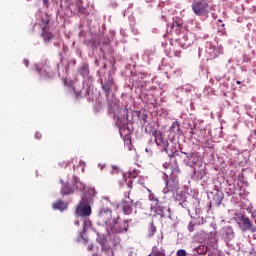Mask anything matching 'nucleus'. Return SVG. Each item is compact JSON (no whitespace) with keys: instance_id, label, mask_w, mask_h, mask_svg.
I'll use <instances>...</instances> for the list:
<instances>
[{"instance_id":"1","label":"nucleus","mask_w":256,"mask_h":256,"mask_svg":"<svg viewBox=\"0 0 256 256\" xmlns=\"http://www.w3.org/2000/svg\"><path fill=\"white\" fill-rule=\"evenodd\" d=\"M192 11L197 17L207 19L209 17V2L207 0H197L192 3Z\"/></svg>"},{"instance_id":"2","label":"nucleus","mask_w":256,"mask_h":256,"mask_svg":"<svg viewBox=\"0 0 256 256\" xmlns=\"http://www.w3.org/2000/svg\"><path fill=\"white\" fill-rule=\"evenodd\" d=\"M131 117V123H136L142 129L147 124V111L145 110L132 111Z\"/></svg>"},{"instance_id":"3","label":"nucleus","mask_w":256,"mask_h":256,"mask_svg":"<svg viewBox=\"0 0 256 256\" xmlns=\"http://www.w3.org/2000/svg\"><path fill=\"white\" fill-rule=\"evenodd\" d=\"M152 135L155 138V143L158 147H161L163 151H167V147H169V142L167 138H165V134L161 130H154Z\"/></svg>"},{"instance_id":"4","label":"nucleus","mask_w":256,"mask_h":256,"mask_svg":"<svg viewBox=\"0 0 256 256\" xmlns=\"http://www.w3.org/2000/svg\"><path fill=\"white\" fill-rule=\"evenodd\" d=\"M187 29L190 31V33H193L195 37H201V35H203V27L201 26V22L195 19L188 21Z\"/></svg>"},{"instance_id":"5","label":"nucleus","mask_w":256,"mask_h":256,"mask_svg":"<svg viewBox=\"0 0 256 256\" xmlns=\"http://www.w3.org/2000/svg\"><path fill=\"white\" fill-rule=\"evenodd\" d=\"M223 51L224 49L222 45L215 46L211 42L206 43V53H208L210 57H219V55H223Z\"/></svg>"},{"instance_id":"6","label":"nucleus","mask_w":256,"mask_h":256,"mask_svg":"<svg viewBox=\"0 0 256 256\" xmlns=\"http://www.w3.org/2000/svg\"><path fill=\"white\" fill-rule=\"evenodd\" d=\"M76 215H78V217H89V215H91V205L81 201L76 208Z\"/></svg>"},{"instance_id":"7","label":"nucleus","mask_w":256,"mask_h":256,"mask_svg":"<svg viewBox=\"0 0 256 256\" xmlns=\"http://www.w3.org/2000/svg\"><path fill=\"white\" fill-rule=\"evenodd\" d=\"M153 211H155L156 214L160 215L162 218L163 217H169L171 218V208L169 207H165V206H161V205H157V203L155 204V206L152 207Z\"/></svg>"},{"instance_id":"8","label":"nucleus","mask_w":256,"mask_h":256,"mask_svg":"<svg viewBox=\"0 0 256 256\" xmlns=\"http://www.w3.org/2000/svg\"><path fill=\"white\" fill-rule=\"evenodd\" d=\"M240 221L244 228H242V231H251L252 233H255L256 228L253 227V223L251 222V219L246 216H241Z\"/></svg>"},{"instance_id":"9","label":"nucleus","mask_w":256,"mask_h":256,"mask_svg":"<svg viewBox=\"0 0 256 256\" xmlns=\"http://www.w3.org/2000/svg\"><path fill=\"white\" fill-rule=\"evenodd\" d=\"M75 7H76L75 12L78 15V17H81L82 15L84 17H87V15H89V11H87V8L83 6V1L81 0L76 1Z\"/></svg>"},{"instance_id":"10","label":"nucleus","mask_w":256,"mask_h":256,"mask_svg":"<svg viewBox=\"0 0 256 256\" xmlns=\"http://www.w3.org/2000/svg\"><path fill=\"white\" fill-rule=\"evenodd\" d=\"M112 212L110 209H103L99 213V219L102 221V223H105V225H109V221H111Z\"/></svg>"},{"instance_id":"11","label":"nucleus","mask_w":256,"mask_h":256,"mask_svg":"<svg viewBox=\"0 0 256 256\" xmlns=\"http://www.w3.org/2000/svg\"><path fill=\"white\" fill-rule=\"evenodd\" d=\"M102 89L106 93V97H109L111 95V87H113V78L111 76H108V79L101 82Z\"/></svg>"},{"instance_id":"12","label":"nucleus","mask_w":256,"mask_h":256,"mask_svg":"<svg viewBox=\"0 0 256 256\" xmlns=\"http://www.w3.org/2000/svg\"><path fill=\"white\" fill-rule=\"evenodd\" d=\"M41 37L45 43H49L50 41H53L55 34L51 33L50 28H44L42 29Z\"/></svg>"},{"instance_id":"13","label":"nucleus","mask_w":256,"mask_h":256,"mask_svg":"<svg viewBox=\"0 0 256 256\" xmlns=\"http://www.w3.org/2000/svg\"><path fill=\"white\" fill-rule=\"evenodd\" d=\"M116 125L118 129H129V127H127L129 125V115H126L124 118L118 117Z\"/></svg>"},{"instance_id":"14","label":"nucleus","mask_w":256,"mask_h":256,"mask_svg":"<svg viewBox=\"0 0 256 256\" xmlns=\"http://www.w3.org/2000/svg\"><path fill=\"white\" fill-rule=\"evenodd\" d=\"M52 207L58 211H65V209H67V204L63 200H57L52 204Z\"/></svg>"},{"instance_id":"15","label":"nucleus","mask_w":256,"mask_h":256,"mask_svg":"<svg viewBox=\"0 0 256 256\" xmlns=\"http://www.w3.org/2000/svg\"><path fill=\"white\" fill-rule=\"evenodd\" d=\"M224 235L228 241H231V239L235 238V232L231 226H226L224 228Z\"/></svg>"},{"instance_id":"16","label":"nucleus","mask_w":256,"mask_h":256,"mask_svg":"<svg viewBox=\"0 0 256 256\" xmlns=\"http://www.w3.org/2000/svg\"><path fill=\"white\" fill-rule=\"evenodd\" d=\"M130 214L133 213L134 215H137V210L141 209V202H133V200L130 201Z\"/></svg>"},{"instance_id":"17","label":"nucleus","mask_w":256,"mask_h":256,"mask_svg":"<svg viewBox=\"0 0 256 256\" xmlns=\"http://www.w3.org/2000/svg\"><path fill=\"white\" fill-rule=\"evenodd\" d=\"M223 199H224V196H223V194H220V193H216L213 196V201L217 207H219V205H221L223 203Z\"/></svg>"},{"instance_id":"18","label":"nucleus","mask_w":256,"mask_h":256,"mask_svg":"<svg viewBox=\"0 0 256 256\" xmlns=\"http://www.w3.org/2000/svg\"><path fill=\"white\" fill-rule=\"evenodd\" d=\"M79 73L82 77H87V75H89V64H82L79 69Z\"/></svg>"},{"instance_id":"19","label":"nucleus","mask_w":256,"mask_h":256,"mask_svg":"<svg viewBox=\"0 0 256 256\" xmlns=\"http://www.w3.org/2000/svg\"><path fill=\"white\" fill-rule=\"evenodd\" d=\"M158 69L160 71H165V73H174L177 74V70H173V68L171 67L170 64L166 65V66H159Z\"/></svg>"},{"instance_id":"20","label":"nucleus","mask_w":256,"mask_h":256,"mask_svg":"<svg viewBox=\"0 0 256 256\" xmlns=\"http://www.w3.org/2000/svg\"><path fill=\"white\" fill-rule=\"evenodd\" d=\"M152 256H165V250H159L157 246L152 248Z\"/></svg>"},{"instance_id":"21","label":"nucleus","mask_w":256,"mask_h":256,"mask_svg":"<svg viewBox=\"0 0 256 256\" xmlns=\"http://www.w3.org/2000/svg\"><path fill=\"white\" fill-rule=\"evenodd\" d=\"M192 43L193 42L191 40L187 39V36L180 39V45H182L184 49H187V47H189Z\"/></svg>"},{"instance_id":"22","label":"nucleus","mask_w":256,"mask_h":256,"mask_svg":"<svg viewBox=\"0 0 256 256\" xmlns=\"http://www.w3.org/2000/svg\"><path fill=\"white\" fill-rule=\"evenodd\" d=\"M155 233H157V226L155 225V223L151 222L150 227L148 228V235L149 237H153Z\"/></svg>"},{"instance_id":"23","label":"nucleus","mask_w":256,"mask_h":256,"mask_svg":"<svg viewBox=\"0 0 256 256\" xmlns=\"http://www.w3.org/2000/svg\"><path fill=\"white\" fill-rule=\"evenodd\" d=\"M50 21H51V19H49V18H46V19L42 18V23L40 24L41 29H50L49 28Z\"/></svg>"},{"instance_id":"24","label":"nucleus","mask_w":256,"mask_h":256,"mask_svg":"<svg viewBox=\"0 0 256 256\" xmlns=\"http://www.w3.org/2000/svg\"><path fill=\"white\" fill-rule=\"evenodd\" d=\"M181 127V124H179L178 121L172 122L170 129H179Z\"/></svg>"},{"instance_id":"25","label":"nucleus","mask_w":256,"mask_h":256,"mask_svg":"<svg viewBox=\"0 0 256 256\" xmlns=\"http://www.w3.org/2000/svg\"><path fill=\"white\" fill-rule=\"evenodd\" d=\"M195 223L193 222H190L189 225H188V231L189 233H193L195 231Z\"/></svg>"},{"instance_id":"26","label":"nucleus","mask_w":256,"mask_h":256,"mask_svg":"<svg viewBox=\"0 0 256 256\" xmlns=\"http://www.w3.org/2000/svg\"><path fill=\"white\" fill-rule=\"evenodd\" d=\"M61 193H62L63 195H69V194L71 193V190H69V188H68L67 186H65V187L62 189Z\"/></svg>"},{"instance_id":"27","label":"nucleus","mask_w":256,"mask_h":256,"mask_svg":"<svg viewBox=\"0 0 256 256\" xmlns=\"http://www.w3.org/2000/svg\"><path fill=\"white\" fill-rule=\"evenodd\" d=\"M177 256H187V251H185L184 249H180L177 251Z\"/></svg>"},{"instance_id":"28","label":"nucleus","mask_w":256,"mask_h":256,"mask_svg":"<svg viewBox=\"0 0 256 256\" xmlns=\"http://www.w3.org/2000/svg\"><path fill=\"white\" fill-rule=\"evenodd\" d=\"M112 231H114V233H123V231H127V227L124 226V229H112Z\"/></svg>"},{"instance_id":"29","label":"nucleus","mask_w":256,"mask_h":256,"mask_svg":"<svg viewBox=\"0 0 256 256\" xmlns=\"http://www.w3.org/2000/svg\"><path fill=\"white\" fill-rule=\"evenodd\" d=\"M131 32L133 33V35H138L139 30H137V28H135V26H131Z\"/></svg>"},{"instance_id":"30","label":"nucleus","mask_w":256,"mask_h":256,"mask_svg":"<svg viewBox=\"0 0 256 256\" xmlns=\"http://www.w3.org/2000/svg\"><path fill=\"white\" fill-rule=\"evenodd\" d=\"M150 201H155V205H159V199L155 198V196H149Z\"/></svg>"},{"instance_id":"31","label":"nucleus","mask_w":256,"mask_h":256,"mask_svg":"<svg viewBox=\"0 0 256 256\" xmlns=\"http://www.w3.org/2000/svg\"><path fill=\"white\" fill-rule=\"evenodd\" d=\"M42 1H43L44 7H46V9H49V0H42Z\"/></svg>"},{"instance_id":"32","label":"nucleus","mask_w":256,"mask_h":256,"mask_svg":"<svg viewBox=\"0 0 256 256\" xmlns=\"http://www.w3.org/2000/svg\"><path fill=\"white\" fill-rule=\"evenodd\" d=\"M174 55L175 57H181V51L179 50L174 51Z\"/></svg>"},{"instance_id":"33","label":"nucleus","mask_w":256,"mask_h":256,"mask_svg":"<svg viewBox=\"0 0 256 256\" xmlns=\"http://www.w3.org/2000/svg\"><path fill=\"white\" fill-rule=\"evenodd\" d=\"M175 27H181V23L180 22H174L173 23V28Z\"/></svg>"},{"instance_id":"34","label":"nucleus","mask_w":256,"mask_h":256,"mask_svg":"<svg viewBox=\"0 0 256 256\" xmlns=\"http://www.w3.org/2000/svg\"><path fill=\"white\" fill-rule=\"evenodd\" d=\"M87 249H88L89 251H92V250H93V244H89L88 247H87Z\"/></svg>"},{"instance_id":"35","label":"nucleus","mask_w":256,"mask_h":256,"mask_svg":"<svg viewBox=\"0 0 256 256\" xmlns=\"http://www.w3.org/2000/svg\"><path fill=\"white\" fill-rule=\"evenodd\" d=\"M138 173L134 172L133 174L130 173V177H133L135 179V177H137Z\"/></svg>"},{"instance_id":"36","label":"nucleus","mask_w":256,"mask_h":256,"mask_svg":"<svg viewBox=\"0 0 256 256\" xmlns=\"http://www.w3.org/2000/svg\"><path fill=\"white\" fill-rule=\"evenodd\" d=\"M125 129H120V135H121V137H123V134L125 133Z\"/></svg>"},{"instance_id":"37","label":"nucleus","mask_w":256,"mask_h":256,"mask_svg":"<svg viewBox=\"0 0 256 256\" xmlns=\"http://www.w3.org/2000/svg\"><path fill=\"white\" fill-rule=\"evenodd\" d=\"M128 211H129V207H127V206H124V213H128Z\"/></svg>"},{"instance_id":"38","label":"nucleus","mask_w":256,"mask_h":256,"mask_svg":"<svg viewBox=\"0 0 256 256\" xmlns=\"http://www.w3.org/2000/svg\"><path fill=\"white\" fill-rule=\"evenodd\" d=\"M123 178H124V182L127 183V175L126 174H122Z\"/></svg>"},{"instance_id":"39","label":"nucleus","mask_w":256,"mask_h":256,"mask_svg":"<svg viewBox=\"0 0 256 256\" xmlns=\"http://www.w3.org/2000/svg\"><path fill=\"white\" fill-rule=\"evenodd\" d=\"M215 79H216V81H220L221 79H223V77H221V76H218V77H217V76H216Z\"/></svg>"},{"instance_id":"40","label":"nucleus","mask_w":256,"mask_h":256,"mask_svg":"<svg viewBox=\"0 0 256 256\" xmlns=\"http://www.w3.org/2000/svg\"><path fill=\"white\" fill-rule=\"evenodd\" d=\"M24 63L26 65V67L29 65V61L28 60H24Z\"/></svg>"},{"instance_id":"41","label":"nucleus","mask_w":256,"mask_h":256,"mask_svg":"<svg viewBox=\"0 0 256 256\" xmlns=\"http://www.w3.org/2000/svg\"><path fill=\"white\" fill-rule=\"evenodd\" d=\"M36 138H37V139H40V138H41V135L36 134Z\"/></svg>"},{"instance_id":"42","label":"nucleus","mask_w":256,"mask_h":256,"mask_svg":"<svg viewBox=\"0 0 256 256\" xmlns=\"http://www.w3.org/2000/svg\"><path fill=\"white\" fill-rule=\"evenodd\" d=\"M36 138H37V139H40V138H41V135L36 134Z\"/></svg>"},{"instance_id":"43","label":"nucleus","mask_w":256,"mask_h":256,"mask_svg":"<svg viewBox=\"0 0 256 256\" xmlns=\"http://www.w3.org/2000/svg\"><path fill=\"white\" fill-rule=\"evenodd\" d=\"M236 83H237V85H241V81H239V80L236 81Z\"/></svg>"},{"instance_id":"44","label":"nucleus","mask_w":256,"mask_h":256,"mask_svg":"<svg viewBox=\"0 0 256 256\" xmlns=\"http://www.w3.org/2000/svg\"><path fill=\"white\" fill-rule=\"evenodd\" d=\"M115 225H116V226H119V222H116Z\"/></svg>"},{"instance_id":"45","label":"nucleus","mask_w":256,"mask_h":256,"mask_svg":"<svg viewBox=\"0 0 256 256\" xmlns=\"http://www.w3.org/2000/svg\"><path fill=\"white\" fill-rule=\"evenodd\" d=\"M130 21H135V19L134 18H130Z\"/></svg>"},{"instance_id":"46","label":"nucleus","mask_w":256,"mask_h":256,"mask_svg":"<svg viewBox=\"0 0 256 256\" xmlns=\"http://www.w3.org/2000/svg\"><path fill=\"white\" fill-rule=\"evenodd\" d=\"M222 21H223V20H221V19L218 20L219 23H222Z\"/></svg>"},{"instance_id":"47","label":"nucleus","mask_w":256,"mask_h":256,"mask_svg":"<svg viewBox=\"0 0 256 256\" xmlns=\"http://www.w3.org/2000/svg\"><path fill=\"white\" fill-rule=\"evenodd\" d=\"M254 135H256V130H254Z\"/></svg>"},{"instance_id":"48","label":"nucleus","mask_w":256,"mask_h":256,"mask_svg":"<svg viewBox=\"0 0 256 256\" xmlns=\"http://www.w3.org/2000/svg\"><path fill=\"white\" fill-rule=\"evenodd\" d=\"M124 111H126V113H127V111H128L127 108Z\"/></svg>"},{"instance_id":"49","label":"nucleus","mask_w":256,"mask_h":256,"mask_svg":"<svg viewBox=\"0 0 256 256\" xmlns=\"http://www.w3.org/2000/svg\"><path fill=\"white\" fill-rule=\"evenodd\" d=\"M222 27H225V24H222Z\"/></svg>"}]
</instances>
